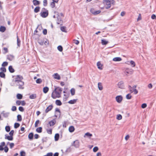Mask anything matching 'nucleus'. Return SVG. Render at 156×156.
I'll return each instance as SVG.
<instances>
[{
  "instance_id": "nucleus-1",
  "label": "nucleus",
  "mask_w": 156,
  "mask_h": 156,
  "mask_svg": "<svg viewBox=\"0 0 156 156\" xmlns=\"http://www.w3.org/2000/svg\"><path fill=\"white\" fill-rule=\"evenodd\" d=\"M23 79V77L22 76L20 75H17L13 80V81L15 83L16 85L18 87V88L20 89H24V82L22 81Z\"/></svg>"
},
{
  "instance_id": "nucleus-2",
  "label": "nucleus",
  "mask_w": 156,
  "mask_h": 156,
  "mask_svg": "<svg viewBox=\"0 0 156 156\" xmlns=\"http://www.w3.org/2000/svg\"><path fill=\"white\" fill-rule=\"evenodd\" d=\"M55 89L51 94V97L53 99H56L57 98L61 97L62 92L63 90L62 88L56 86H55Z\"/></svg>"
},
{
  "instance_id": "nucleus-3",
  "label": "nucleus",
  "mask_w": 156,
  "mask_h": 156,
  "mask_svg": "<svg viewBox=\"0 0 156 156\" xmlns=\"http://www.w3.org/2000/svg\"><path fill=\"white\" fill-rule=\"evenodd\" d=\"M113 0H105L104 3L106 9H108L111 6V4H113Z\"/></svg>"
},
{
  "instance_id": "nucleus-4",
  "label": "nucleus",
  "mask_w": 156,
  "mask_h": 156,
  "mask_svg": "<svg viewBox=\"0 0 156 156\" xmlns=\"http://www.w3.org/2000/svg\"><path fill=\"white\" fill-rule=\"evenodd\" d=\"M48 14V11L45 8L42 9L40 15L43 18H45L47 17Z\"/></svg>"
},
{
  "instance_id": "nucleus-5",
  "label": "nucleus",
  "mask_w": 156,
  "mask_h": 156,
  "mask_svg": "<svg viewBox=\"0 0 156 156\" xmlns=\"http://www.w3.org/2000/svg\"><path fill=\"white\" fill-rule=\"evenodd\" d=\"M72 145L74 146L76 148H78L80 146V143L79 140H76L74 141Z\"/></svg>"
},
{
  "instance_id": "nucleus-6",
  "label": "nucleus",
  "mask_w": 156,
  "mask_h": 156,
  "mask_svg": "<svg viewBox=\"0 0 156 156\" xmlns=\"http://www.w3.org/2000/svg\"><path fill=\"white\" fill-rule=\"evenodd\" d=\"M118 86L119 88L123 89L124 87V82L122 81L119 82L118 84Z\"/></svg>"
},
{
  "instance_id": "nucleus-7",
  "label": "nucleus",
  "mask_w": 156,
  "mask_h": 156,
  "mask_svg": "<svg viewBox=\"0 0 156 156\" xmlns=\"http://www.w3.org/2000/svg\"><path fill=\"white\" fill-rule=\"evenodd\" d=\"M133 72V70L131 69H126L125 72V74L127 75L128 74H132Z\"/></svg>"
},
{
  "instance_id": "nucleus-8",
  "label": "nucleus",
  "mask_w": 156,
  "mask_h": 156,
  "mask_svg": "<svg viewBox=\"0 0 156 156\" xmlns=\"http://www.w3.org/2000/svg\"><path fill=\"white\" fill-rule=\"evenodd\" d=\"M115 99L117 102L120 103L122 100V97L121 95H118L116 97Z\"/></svg>"
},
{
  "instance_id": "nucleus-9",
  "label": "nucleus",
  "mask_w": 156,
  "mask_h": 156,
  "mask_svg": "<svg viewBox=\"0 0 156 156\" xmlns=\"http://www.w3.org/2000/svg\"><path fill=\"white\" fill-rule=\"evenodd\" d=\"M53 107V106L52 105H49L48 106L45 110L46 113L48 112L49 111L52 110Z\"/></svg>"
},
{
  "instance_id": "nucleus-10",
  "label": "nucleus",
  "mask_w": 156,
  "mask_h": 156,
  "mask_svg": "<svg viewBox=\"0 0 156 156\" xmlns=\"http://www.w3.org/2000/svg\"><path fill=\"white\" fill-rule=\"evenodd\" d=\"M56 122L55 119H54L52 120L49 121L48 122V124L50 126H53L55 124Z\"/></svg>"
},
{
  "instance_id": "nucleus-11",
  "label": "nucleus",
  "mask_w": 156,
  "mask_h": 156,
  "mask_svg": "<svg viewBox=\"0 0 156 156\" xmlns=\"http://www.w3.org/2000/svg\"><path fill=\"white\" fill-rule=\"evenodd\" d=\"M5 139H7L9 140H13V137L12 136H9L7 134H6L5 135Z\"/></svg>"
},
{
  "instance_id": "nucleus-12",
  "label": "nucleus",
  "mask_w": 156,
  "mask_h": 156,
  "mask_svg": "<svg viewBox=\"0 0 156 156\" xmlns=\"http://www.w3.org/2000/svg\"><path fill=\"white\" fill-rule=\"evenodd\" d=\"M55 111L56 112H58L59 113V114H57L56 113H55V114L54 115V117L57 118V117L58 115H59V116L61 114V112L60 110L58 108H55Z\"/></svg>"
},
{
  "instance_id": "nucleus-13",
  "label": "nucleus",
  "mask_w": 156,
  "mask_h": 156,
  "mask_svg": "<svg viewBox=\"0 0 156 156\" xmlns=\"http://www.w3.org/2000/svg\"><path fill=\"white\" fill-rule=\"evenodd\" d=\"M1 114H2L3 116L4 117L6 118L9 116V113L8 112L5 113V111H3L2 112Z\"/></svg>"
},
{
  "instance_id": "nucleus-14",
  "label": "nucleus",
  "mask_w": 156,
  "mask_h": 156,
  "mask_svg": "<svg viewBox=\"0 0 156 156\" xmlns=\"http://www.w3.org/2000/svg\"><path fill=\"white\" fill-rule=\"evenodd\" d=\"M14 58V56L12 55H8L7 56V59L9 61H12Z\"/></svg>"
},
{
  "instance_id": "nucleus-15",
  "label": "nucleus",
  "mask_w": 156,
  "mask_h": 156,
  "mask_svg": "<svg viewBox=\"0 0 156 156\" xmlns=\"http://www.w3.org/2000/svg\"><path fill=\"white\" fill-rule=\"evenodd\" d=\"M122 58L120 57H115L113 59V60L115 62H118L121 61Z\"/></svg>"
},
{
  "instance_id": "nucleus-16",
  "label": "nucleus",
  "mask_w": 156,
  "mask_h": 156,
  "mask_svg": "<svg viewBox=\"0 0 156 156\" xmlns=\"http://www.w3.org/2000/svg\"><path fill=\"white\" fill-rule=\"evenodd\" d=\"M136 85H134L132 87L130 85L128 86V88L129 91L131 92V90L133 91L134 89L136 87Z\"/></svg>"
},
{
  "instance_id": "nucleus-17",
  "label": "nucleus",
  "mask_w": 156,
  "mask_h": 156,
  "mask_svg": "<svg viewBox=\"0 0 156 156\" xmlns=\"http://www.w3.org/2000/svg\"><path fill=\"white\" fill-rule=\"evenodd\" d=\"M34 5L35 6L39 5L40 4V2L37 0H33V1Z\"/></svg>"
},
{
  "instance_id": "nucleus-18",
  "label": "nucleus",
  "mask_w": 156,
  "mask_h": 156,
  "mask_svg": "<svg viewBox=\"0 0 156 156\" xmlns=\"http://www.w3.org/2000/svg\"><path fill=\"white\" fill-rule=\"evenodd\" d=\"M49 90V88L47 87H44L43 88V92L46 94L47 93Z\"/></svg>"
},
{
  "instance_id": "nucleus-19",
  "label": "nucleus",
  "mask_w": 156,
  "mask_h": 156,
  "mask_svg": "<svg viewBox=\"0 0 156 156\" xmlns=\"http://www.w3.org/2000/svg\"><path fill=\"white\" fill-rule=\"evenodd\" d=\"M54 78L55 79H57V80H60V76L57 73H55L54 74Z\"/></svg>"
},
{
  "instance_id": "nucleus-20",
  "label": "nucleus",
  "mask_w": 156,
  "mask_h": 156,
  "mask_svg": "<svg viewBox=\"0 0 156 156\" xmlns=\"http://www.w3.org/2000/svg\"><path fill=\"white\" fill-rule=\"evenodd\" d=\"M74 127L73 126H70L69 128V131L70 133L73 132L74 131Z\"/></svg>"
},
{
  "instance_id": "nucleus-21",
  "label": "nucleus",
  "mask_w": 156,
  "mask_h": 156,
  "mask_svg": "<svg viewBox=\"0 0 156 156\" xmlns=\"http://www.w3.org/2000/svg\"><path fill=\"white\" fill-rule=\"evenodd\" d=\"M9 71L11 73H13L15 71L14 69L13 68L12 66H9Z\"/></svg>"
},
{
  "instance_id": "nucleus-22",
  "label": "nucleus",
  "mask_w": 156,
  "mask_h": 156,
  "mask_svg": "<svg viewBox=\"0 0 156 156\" xmlns=\"http://www.w3.org/2000/svg\"><path fill=\"white\" fill-rule=\"evenodd\" d=\"M97 66L99 69H102V65L101 64L100 62H98L97 63Z\"/></svg>"
},
{
  "instance_id": "nucleus-23",
  "label": "nucleus",
  "mask_w": 156,
  "mask_h": 156,
  "mask_svg": "<svg viewBox=\"0 0 156 156\" xmlns=\"http://www.w3.org/2000/svg\"><path fill=\"white\" fill-rule=\"evenodd\" d=\"M108 43V42L104 39H102L101 40V43L102 45H105L107 44Z\"/></svg>"
},
{
  "instance_id": "nucleus-24",
  "label": "nucleus",
  "mask_w": 156,
  "mask_h": 156,
  "mask_svg": "<svg viewBox=\"0 0 156 156\" xmlns=\"http://www.w3.org/2000/svg\"><path fill=\"white\" fill-rule=\"evenodd\" d=\"M77 99H73L72 100H71L69 101L68 103L70 104H74L77 101Z\"/></svg>"
},
{
  "instance_id": "nucleus-25",
  "label": "nucleus",
  "mask_w": 156,
  "mask_h": 156,
  "mask_svg": "<svg viewBox=\"0 0 156 156\" xmlns=\"http://www.w3.org/2000/svg\"><path fill=\"white\" fill-rule=\"evenodd\" d=\"M55 104L57 105L60 106L62 105L61 101L58 100H57L55 101Z\"/></svg>"
},
{
  "instance_id": "nucleus-26",
  "label": "nucleus",
  "mask_w": 156,
  "mask_h": 156,
  "mask_svg": "<svg viewBox=\"0 0 156 156\" xmlns=\"http://www.w3.org/2000/svg\"><path fill=\"white\" fill-rule=\"evenodd\" d=\"M6 30V28L3 26H1L0 27V31L4 32Z\"/></svg>"
},
{
  "instance_id": "nucleus-27",
  "label": "nucleus",
  "mask_w": 156,
  "mask_h": 156,
  "mask_svg": "<svg viewBox=\"0 0 156 156\" xmlns=\"http://www.w3.org/2000/svg\"><path fill=\"white\" fill-rule=\"evenodd\" d=\"M37 97V95L36 94H32L30 95V98L31 99H34L36 98Z\"/></svg>"
},
{
  "instance_id": "nucleus-28",
  "label": "nucleus",
  "mask_w": 156,
  "mask_h": 156,
  "mask_svg": "<svg viewBox=\"0 0 156 156\" xmlns=\"http://www.w3.org/2000/svg\"><path fill=\"white\" fill-rule=\"evenodd\" d=\"M59 137V135L58 133H56L55 134V141L58 140Z\"/></svg>"
},
{
  "instance_id": "nucleus-29",
  "label": "nucleus",
  "mask_w": 156,
  "mask_h": 156,
  "mask_svg": "<svg viewBox=\"0 0 156 156\" xmlns=\"http://www.w3.org/2000/svg\"><path fill=\"white\" fill-rule=\"evenodd\" d=\"M98 87L99 89L100 90H102L103 89V87L101 83H98Z\"/></svg>"
},
{
  "instance_id": "nucleus-30",
  "label": "nucleus",
  "mask_w": 156,
  "mask_h": 156,
  "mask_svg": "<svg viewBox=\"0 0 156 156\" xmlns=\"http://www.w3.org/2000/svg\"><path fill=\"white\" fill-rule=\"evenodd\" d=\"M71 94L72 96L74 95L75 94V90L73 88H72L70 90Z\"/></svg>"
},
{
  "instance_id": "nucleus-31",
  "label": "nucleus",
  "mask_w": 156,
  "mask_h": 156,
  "mask_svg": "<svg viewBox=\"0 0 156 156\" xmlns=\"http://www.w3.org/2000/svg\"><path fill=\"white\" fill-rule=\"evenodd\" d=\"M33 133H30L28 135V138L30 140L33 139Z\"/></svg>"
},
{
  "instance_id": "nucleus-32",
  "label": "nucleus",
  "mask_w": 156,
  "mask_h": 156,
  "mask_svg": "<svg viewBox=\"0 0 156 156\" xmlns=\"http://www.w3.org/2000/svg\"><path fill=\"white\" fill-rule=\"evenodd\" d=\"M17 120L18 121H21L22 120L21 115H18L17 116Z\"/></svg>"
},
{
  "instance_id": "nucleus-33",
  "label": "nucleus",
  "mask_w": 156,
  "mask_h": 156,
  "mask_svg": "<svg viewBox=\"0 0 156 156\" xmlns=\"http://www.w3.org/2000/svg\"><path fill=\"white\" fill-rule=\"evenodd\" d=\"M40 9V7L39 6L36 7L34 9V12L35 13H37L38 12Z\"/></svg>"
},
{
  "instance_id": "nucleus-34",
  "label": "nucleus",
  "mask_w": 156,
  "mask_h": 156,
  "mask_svg": "<svg viewBox=\"0 0 156 156\" xmlns=\"http://www.w3.org/2000/svg\"><path fill=\"white\" fill-rule=\"evenodd\" d=\"M42 129L41 127H39L36 129V131L38 133H41L42 131Z\"/></svg>"
},
{
  "instance_id": "nucleus-35",
  "label": "nucleus",
  "mask_w": 156,
  "mask_h": 156,
  "mask_svg": "<svg viewBox=\"0 0 156 156\" xmlns=\"http://www.w3.org/2000/svg\"><path fill=\"white\" fill-rule=\"evenodd\" d=\"M66 27L65 26H62L61 27L60 29L62 31V32H67V31L66 30Z\"/></svg>"
},
{
  "instance_id": "nucleus-36",
  "label": "nucleus",
  "mask_w": 156,
  "mask_h": 156,
  "mask_svg": "<svg viewBox=\"0 0 156 156\" xmlns=\"http://www.w3.org/2000/svg\"><path fill=\"white\" fill-rule=\"evenodd\" d=\"M17 46L19 47H20V42L21 41L20 40L18 36H17Z\"/></svg>"
},
{
  "instance_id": "nucleus-37",
  "label": "nucleus",
  "mask_w": 156,
  "mask_h": 156,
  "mask_svg": "<svg viewBox=\"0 0 156 156\" xmlns=\"http://www.w3.org/2000/svg\"><path fill=\"white\" fill-rule=\"evenodd\" d=\"M62 20L60 18H57V23L58 24H60V23H62Z\"/></svg>"
},
{
  "instance_id": "nucleus-38",
  "label": "nucleus",
  "mask_w": 156,
  "mask_h": 156,
  "mask_svg": "<svg viewBox=\"0 0 156 156\" xmlns=\"http://www.w3.org/2000/svg\"><path fill=\"white\" fill-rule=\"evenodd\" d=\"M0 77L1 78H5V74L2 72H0Z\"/></svg>"
},
{
  "instance_id": "nucleus-39",
  "label": "nucleus",
  "mask_w": 156,
  "mask_h": 156,
  "mask_svg": "<svg viewBox=\"0 0 156 156\" xmlns=\"http://www.w3.org/2000/svg\"><path fill=\"white\" fill-rule=\"evenodd\" d=\"M16 97H17V98L18 99H21L22 98L23 96L21 94H17Z\"/></svg>"
},
{
  "instance_id": "nucleus-40",
  "label": "nucleus",
  "mask_w": 156,
  "mask_h": 156,
  "mask_svg": "<svg viewBox=\"0 0 156 156\" xmlns=\"http://www.w3.org/2000/svg\"><path fill=\"white\" fill-rule=\"evenodd\" d=\"M130 64H131V66L133 67H134L135 66L136 64L134 61H133L131 60L130 61Z\"/></svg>"
},
{
  "instance_id": "nucleus-41",
  "label": "nucleus",
  "mask_w": 156,
  "mask_h": 156,
  "mask_svg": "<svg viewBox=\"0 0 156 156\" xmlns=\"http://www.w3.org/2000/svg\"><path fill=\"white\" fill-rule=\"evenodd\" d=\"M101 12V11L100 10H97V11H95V12H93V14L94 15H97L99 13H100Z\"/></svg>"
},
{
  "instance_id": "nucleus-42",
  "label": "nucleus",
  "mask_w": 156,
  "mask_h": 156,
  "mask_svg": "<svg viewBox=\"0 0 156 156\" xmlns=\"http://www.w3.org/2000/svg\"><path fill=\"white\" fill-rule=\"evenodd\" d=\"M58 49L60 51H62L63 50V48L61 45L58 46L57 47Z\"/></svg>"
},
{
  "instance_id": "nucleus-43",
  "label": "nucleus",
  "mask_w": 156,
  "mask_h": 156,
  "mask_svg": "<svg viewBox=\"0 0 156 156\" xmlns=\"http://www.w3.org/2000/svg\"><path fill=\"white\" fill-rule=\"evenodd\" d=\"M20 126V124L18 123H15L14 124V127L16 129L19 127Z\"/></svg>"
},
{
  "instance_id": "nucleus-44",
  "label": "nucleus",
  "mask_w": 156,
  "mask_h": 156,
  "mask_svg": "<svg viewBox=\"0 0 156 156\" xmlns=\"http://www.w3.org/2000/svg\"><path fill=\"white\" fill-rule=\"evenodd\" d=\"M10 127L9 126H6L5 127V129L7 132H9L10 131Z\"/></svg>"
},
{
  "instance_id": "nucleus-45",
  "label": "nucleus",
  "mask_w": 156,
  "mask_h": 156,
  "mask_svg": "<svg viewBox=\"0 0 156 156\" xmlns=\"http://www.w3.org/2000/svg\"><path fill=\"white\" fill-rule=\"evenodd\" d=\"M116 119L118 120H120L122 119V116L121 115L119 114L117 115Z\"/></svg>"
},
{
  "instance_id": "nucleus-46",
  "label": "nucleus",
  "mask_w": 156,
  "mask_h": 156,
  "mask_svg": "<svg viewBox=\"0 0 156 156\" xmlns=\"http://www.w3.org/2000/svg\"><path fill=\"white\" fill-rule=\"evenodd\" d=\"M126 98L127 99H130L131 98L132 96L129 94L126 95Z\"/></svg>"
},
{
  "instance_id": "nucleus-47",
  "label": "nucleus",
  "mask_w": 156,
  "mask_h": 156,
  "mask_svg": "<svg viewBox=\"0 0 156 156\" xmlns=\"http://www.w3.org/2000/svg\"><path fill=\"white\" fill-rule=\"evenodd\" d=\"M85 136H86L87 137H91L92 136V135L90 133L87 132L85 133Z\"/></svg>"
},
{
  "instance_id": "nucleus-48",
  "label": "nucleus",
  "mask_w": 156,
  "mask_h": 156,
  "mask_svg": "<svg viewBox=\"0 0 156 156\" xmlns=\"http://www.w3.org/2000/svg\"><path fill=\"white\" fill-rule=\"evenodd\" d=\"M133 92H134V94H136L138 93V91L135 88V89H134V90H133V91L131 90V93H132Z\"/></svg>"
},
{
  "instance_id": "nucleus-49",
  "label": "nucleus",
  "mask_w": 156,
  "mask_h": 156,
  "mask_svg": "<svg viewBox=\"0 0 156 156\" xmlns=\"http://www.w3.org/2000/svg\"><path fill=\"white\" fill-rule=\"evenodd\" d=\"M42 81L41 79L39 78L37 79L36 80V82L37 83H40L42 82Z\"/></svg>"
},
{
  "instance_id": "nucleus-50",
  "label": "nucleus",
  "mask_w": 156,
  "mask_h": 156,
  "mask_svg": "<svg viewBox=\"0 0 156 156\" xmlns=\"http://www.w3.org/2000/svg\"><path fill=\"white\" fill-rule=\"evenodd\" d=\"M39 123V120H37L35 123V127H37L38 126V124Z\"/></svg>"
},
{
  "instance_id": "nucleus-51",
  "label": "nucleus",
  "mask_w": 156,
  "mask_h": 156,
  "mask_svg": "<svg viewBox=\"0 0 156 156\" xmlns=\"http://www.w3.org/2000/svg\"><path fill=\"white\" fill-rule=\"evenodd\" d=\"M0 70L2 72H6V69L5 67H1L0 68Z\"/></svg>"
},
{
  "instance_id": "nucleus-52",
  "label": "nucleus",
  "mask_w": 156,
  "mask_h": 156,
  "mask_svg": "<svg viewBox=\"0 0 156 156\" xmlns=\"http://www.w3.org/2000/svg\"><path fill=\"white\" fill-rule=\"evenodd\" d=\"M47 133L49 134H52V130L51 129H47Z\"/></svg>"
},
{
  "instance_id": "nucleus-53",
  "label": "nucleus",
  "mask_w": 156,
  "mask_h": 156,
  "mask_svg": "<svg viewBox=\"0 0 156 156\" xmlns=\"http://www.w3.org/2000/svg\"><path fill=\"white\" fill-rule=\"evenodd\" d=\"M43 4L44 6H46L47 5V0H44L43 2Z\"/></svg>"
},
{
  "instance_id": "nucleus-54",
  "label": "nucleus",
  "mask_w": 156,
  "mask_h": 156,
  "mask_svg": "<svg viewBox=\"0 0 156 156\" xmlns=\"http://www.w3.org/2000/svg\"><path fill=\"white\" fill-rule=\"evenodd\" d=\"M20 156H25L26 155V153L25 152L23 151H21L20 152Z\"/></svg>"
},
{
  "instance_id": "nucleus-55",
  "label": "nucleus",
  "mask_w": 156,
  "mask_h": 156,
  "mask_svg": "<svg viewBox=\"0 0 156 156\" xmlns=\"http://www.w3.org/2000/svg\"><path fill=\"white\" fill-rule=\"evenodd\" d=\"M8 63L6 62H4L2 64V66H5L8 65Z\"/></svg>"
},
{
  "instance_id": "nucleus-56",
  "label": "nucleus",
  "mask_w": 156,
  "mask_h": 156,
  "mask_svg": "<svg viewBox=\"0 0 156 156\" xmlns=\"http://www.w3.org/2000/svg\"><path fill=\"white\" fill-rule=\"evenodd\" d=\"M98 149V147H94L93 149V151L94 152L97 151Z\"/></svg>"
},
{
  "instance_id": "nucleus-57",
  "label": "nucleus",
  "mask_w": 156,
  "mask_h": 156,
  "mask_svg": "<svg viewBox=\"0 0 156 156\" xmlns=\"http://www.w3.org/2000/svg\"><path fill=\"white\" fill-rule=\"evenodd\" d=\"M19 109L20 111L22 112H23L24 111V109L23 108V107L21 106H20L19 107Z\"/></svg>"
},
{
  "instance_id": "nucleus-58",
  "label": "nucleus",
  "mask_w": 156,
  "mask_h": 156,
  "mask_svg": "<svg viewBox=\"0 0 156 156\" xmlns=\"http://www.w3.org/2000/svg\"><path fill=\"white\" fill-rule=\"evenodd\" d=\"M51 6L52 8H54L55 6V2H52L51 3Z\"/></svg>"
},
{
  "instance_id": "nucleus-59",
  "label": "nucleus",
  "mask_w": 156,
  "mask_h": 156,
  "mask_svg": "<svg viewBox=\"0 0 156 156\" xmlns=\"http://www.w3.org/2000/svg\"><path fill=\"white\" fill-rule=\"evenodd\" d=\"M14 132V130H11V131L9 133V134L10 136H12L13 135Z\"/></svg>"
},
{
  "instance_id": "nucleus-60",
  "label": "nucleus",
  "mask_w": 156,
  "mask_h": 156,
  "mask_svg": "<svg viewBox=\"0 0 156 156\" xmlns=\"http://www.w3.org/2000/svg\"><path fill=\"white\" fill-rule=\"evenodd\" d=\"M16 110V107L15 106H12L11 108V110L13 111H15Z\"/></svg>"
},
{
  "instance_id": "nucleus-61",
  "label": "nucleus",
  "mask_w": 156,
  "mask_h": 156,
  "mask_svg": "<svg viewBox=\"0 0 156 156\" xmlns=\"http://www.w3.org/2000/svg\"><path fill=\"white\" fill-rule=\"evenodd\" d=\"M147 106V105L145 103L141 105V108H144L146 107Z\"/></svg>"
},
{
  "instance_id": "nucleus-62",
  "label": "nucleus",
  "mask_w": 156,
  "mask_h": 156,
  "mask_svg": "<svg viewBox=\"0 0 156 156\" xmlns=\"http://www.w3.org/2000/svg\"><path fill=\"white\" fill-rule=\"evenodd\" d=\"M73 43H75V44L77 45L79 43V42L78 41V40H73Z\"/></svg>"
},
{
  "instance_id": "nucleus-63",
  "label": "nucleus",
  "mask_w": 156,
  "mask_h": 156,
  "mask_svg": "<svg viewBox=\"0 0 156 156\" xmlns=\"http://www.w3.org/2000/svg\"><path fill=\"white\" fill-rule=\"evenodd\" d=\"M53 154L52 152H49L47 153L46 155V156H52Z\"/></svg>"
},
{
  "instance_id": "nucleus-64",
  "label": "nucleus",
  "mask_w": 156,
  "mask_h": 156,
  "mask_svg": "<svg viewBox=\"0 0 156 156\" xmlns=\"http://www.w3.org/2000/svg\"><path fill=\"white\" fill-rule=\"evenodd\" d=\"M9 150V148L7 146H5L4 148V151L5 152H7Z\"/></svg>"
}]
</instances>
